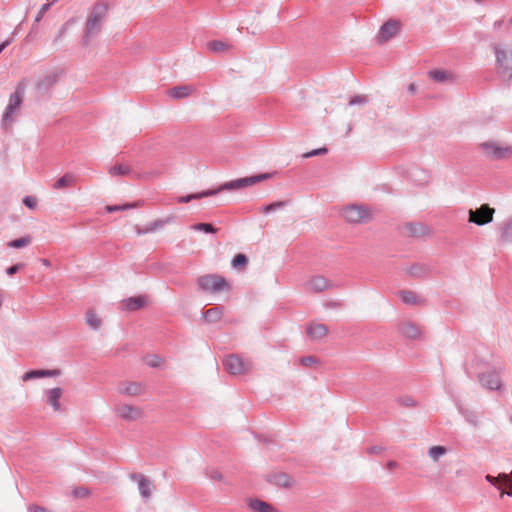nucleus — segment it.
Returning a JSON list of instances; mask_svg holds the SVG:
<instances>
[{"instance_id":"10","label":"nucleus","mask_w":512,"mask_h":512,"mask_svg":"<svg viewBox=\"0 0 512 512\" xmlns=\"http://www.w3.org/2000/svg\"><path fill=\"white\" fill-rule=\"evenodd\" d=\"M401 29V23L397 20L390 19L380 26L376 41L379 44H383L388 40L397 36Z\"/></svg>"},{"instance_id":"39","label":"nucleus","mask_w":512,"mask_h":512,"mask_svg":"<svg viewBox=\"0 0 512 512\" xmlns=\"http://www.w3.org/2000/svg\"><path fill=\"white\" fill-rule=\"evenodd\" d=\"M288 204V201L287 200H284V201H275V202H272L268 205H265L262 207L261 211L263 213H271V211H276L278 209H282L284 208L286 205Z\"/></svg>"},{"instance_id":"20","label":"nucleus","mask_w":512,"mask_h":512,"mask_svg":"<svg viewBox=\"0 0 512 512\" xmlns=\"http://www.w3.org/2000/svg\"><path fill=\"white\" fill-rule=\"evenodd\" d=\"M306 333L310 339L318 340L327 335L328 329L321 323H310L306 328Z\"/></svg>"},{"instance_id":"50","label":"nucleus","mask_w":512,"mask_h":512,"mask_svg":"<svg viewBox=\"0 0 512 512\" xmlns=\"http://www.w3.org/2000/svg\"><path fill=\"white\" fill-rule=\"evenodd\" d=\"M318 360L316 357L313 356H306L300 359V363L305 367H311L315 364H317Z\"/></svg>"},{"instance_id":"19","label":"nucleus","mask_w":512,"mask_h":512,"mask_svg":"<svg viewBox=\"0 0 512 512\" xmlns=\"http://www.w3.org/2000/svg\"><path fill=\"white\" fill-rule=\"evenodd\" d=\"M144 390V385L136 382H128L120 385L119 387V393L128 396H139L144 392Z\"/></svg>"},{"instance_id":"3","label":"nucleus","mask_w":512,"mask_h":512,"mask_svg":"<svg viewBox=\"0 0 512 512\" xmlns=\"http://www.w3.org/2000/svg\"><path fill=\"white\" fill-rule=\"evenodd\" d=\"M478 147L482 150V154L485 155L487 159L502 160L512 156V146H503L499 142L487 141L478 144Z\"/></svg>"},{"instance_id":"4","label":"nucleus","mask_w":512,"mask_h":512,"mask_svg":"<svg viewBox=\"0 0 512 512\" xmlns=\"http://www.w3.org/2000/svg\"><path fill=\"white\" fill-rule=\"evenodd\" d=\"M197 283L201 291H210L211 293L230 289L227 279L216 274L204 275L198 278Z\"/></svg>"},{"instance_id":"25","label":"nucleus","mask_w":512,"mask_h":512,"mask_svg":"<svg viewBox=\"0 0 512 512\" xmlns=\"http://www.w3.org/2000/svg\"><path fill=\"white\" fill-rule=\"evenodd\" d=\"M194 91V88L190 85L175 86L168 90V95L173 99L186 98Z\"/></svg>"},{"instance_id":"46","label":"nucleus","mask_w":512,"mask_h":512,"mask_svg":"<svg viewBox=\"0 0 512 512\" xmlns=\"http://www.w3.org/2000/svg\"><path fill=\"white\" fill-rule=\"evenodd\" d=\"M205 475L213 480H217V481L222 480V474L219 472L218 469L213 468V467L206 468Z\"/></svg>"},{"instance_id":"8","label":"nucleus","mask_w":512,"mask_h":512,"mask_svg":"<svg viewBox=\"0 0 512 512\" xmlns=\"http://www.w3.org/2000/svg\"><path fill=\"white\" fill-rule=\"evenodd\" d=\"M493 51L501 74L506 76L507 79H512V52L508 53L506 50L501 49L499 45H493Z\"/></svg>"},{"instance_id":"16","label":"nucleus","mask_w":512,"mask_h":512,"mask_svg":"<svg viewBox=\"0 0 512 512\" xmlns=\"http://www.w3.org/2000/svg\"><path fill=\"white\" fill-rule=\"evenodd\" d=\"M329 280L322 276H315L308 280L307 288L314 293H321V291L327 290L331 287Z\"/></svg>"},{"instance_id":"40","label":"nucleus","mask_w":512,"mask_h":512,"mask_svg":"<svg viewBox=\"0 0 512 512\" xmlns=\"http://www.w3.org/2000/svg\"><path fill=\"white\" fill-rule=\"evenodd\" d=\"M446 453L447 449L444 446H432L428 451L429 456L435 462Z\"/></svg>"},{"instance_id":"55","label":"nucleus","mask_w":512,"mask_h":512,"mask_svg":"<svg viewBox=\"0 0 512 512\" xmlns=\"http://www.w3.org/2000/svg\"><path fill=\"white\" fill-rule=\"evenodd\" d=\"M384 449L379 446H372L368 448V453L370 454H381L383 453Z\"/></svg>"},{"instance_id":"37","label":"nucleus","mask_w":512,"mask_h":512,"mask_svg":"<svg viewBox=\"0 0 512 512\" xmlns=\"http://www.w3.org/2000/svg\"><path fill=\"white\" fill-rule=\"evenodd\" d=\"M500 239L502 243H512V220L504 224Z\"/></svg>"},{"instance_id":"28","label":"nucleus","mask_w":512,"mask_h":512,"mask_svg":"<svg viewBox=\"0 0 512 512\" xmlns=\"http://www.w3.org/2000/svg\"><path fill=\"white\" fill-rule=\"evenodd\" d=\"M248 506L254 512H275V508L272 505L259 499L250 500Z\"/></svg>"},{"instance_id":"12","label":"nucleus","mask_w":512,"mask_h":512,"mask_svg":"<svg viewBox=\"0 0 512 512\" xmlns=\"http://www.w3.org/2000/svg\"><path fill=\"white\" fill-rule=\"evenodd\" d=\"M116 414L126 421H135L142 417L143 410L136 406L120 404L115 409Z\"/></svg>"},{"instance_id":"6","label":"nucleus","mask_w":512,"mask_h":512,"mask_svg":"<svg viewBox=\"0 0 512 512\" xmlns=\"http://www.w3.org/2000/svg\"><path fill=\"white\" fill-rule=\"evenodd\" d=\"M224 369L232 375L246 374L251 369V361L236 354H231L224 359Z\"/></svg>"},{"instance_id":"59","label":"nucleus","mask_w":512,"mask_h":512,"mask_svg":"<svg viewBox=\"0 0 512 512\" xmlns=\"http://www.w3.org/2000/svg\"><path fill=\"white\" fill-rule=\"evenodd\" d=\"M510 490H503L500 494V497L503 498L505 495L511 496L512 495V488H509Z\"/></svg>"},{"instance_id":"18","label":"nucleus","mask_w":512,"mask_h":512,"mask_svg":"<svg viewBox=\"0 0 512 512\" xmlns=\"http://www.w3.org/2000/svg\"><path fill=\"white\" fill-rule=\"evenodd\" d=\"M58 80V74L57 73H50L46 75L44 78L36 82V90H38L40 93H48V91L51 89L52 86H54L57 83Z\"/></svg>"},{"instance_id":"7","label":"nucleus","mask_w":512,"mask_h":512,"mask_svg":"<svg viewBox=\"0 0 512 512\" xmlns=\"http://www.w3.org/2000/svg\"><path fill=\"white\" fill-rule=\"evenodd\" d=\"M25 96V88L18 84L16 90L10 96V100H8V104L3 113L4 121H12L14 113L20 108L22 104L23 97Z\"/></svg>"},{"instance_id":"62","label":"nucleus","mask_w":512,"mask_h":512,"mask_svg":"<svg viewBox=\"0 0 512 512\" xmlns=\"http://www.w3.org/2000/svg\"><path fill=\"white\" fill-rule=\"evenodd\" d=\"M416 91V85L414 83L408 85V92L409 93H415Z\"/></svg>"},{"instance_id":"49","label":"nucleus","mask_w":512,"mask_h":512,"mask_svg":"<svg viewBox=\"0 0 512 512\" xmlns=\"http://www.w3.org/2000/svg\"><path fill=\"white\" fill-rule=\"evenodd\" d=\"M398 402L403 407L413 408V407H416V405H417L415 399L412 398V397H408V396H405V397H402V398L398 399Z\"/></svg>"},{"instance_id":"30","label":"nucleus","mask_w":512,"mask_h":512,"mask_svg":"<svg viewBox=\"0 0 512 512\" xmlns=\"http://www.w3.org/2000/svg\"><path fill=\"white\" fill-rule=\"evenodd\" d=\"M490 484L495 486L496 488H501L502 486H505L510 483V478L508 474L501 473L497 477H493L491 475H487L485 478Z\"/></svg>"},{"instance_id":"35","label":"nucleus","mask_w":512,"mask_h":512,"mask_svg":"<svg viewBox=\"0 0 512 512\" xmlns=\"http://www.w3.org/2000/svg\"><path fill=\"white\" fill-rule=\"evenodd\" d=\"M208 49L213 53H222V51H228L229 45L220 40H213L207 43Z\"/></svg>"},{"instance_id":"61","label":"nucleus","mask_w":512,"mask_h":512,"mask_svg":"<svg viewBox=\"0 0 512 512\" xmlns=\"http://www.w3.org/2000/svg\"><path fill=\"white\" fill-rule=\"evenodd\" d=\"M343 304L341 302H329L327 306L329 307H341Z\"/></svg>"},{"instance_id":"53","label":"nucleus","mask_w":512,"mask_h":512,"mask_svg":"<svg viewBox=\"0 0 512 512\" xmlns=\"http://www.w3.org/2000/svg\"><path fill=\"white\" fill-rule=\"evenodd\" d=\"M28 512H53V511L49 510L48 508L41 506L39 504H29Z\"/></svg>"},{"instance_id":"5","label":"nucleus","mask_w":512,"mask_h":512,"mask_svg":"<svg viewBox=\"0 0 512 512\" xmlns=\"http://www.w3.org/2000/svg\"><path fill=\"white\" fill-rule=\"evenodd\" d=\"M342 215L348 223H365L372 219L369 208L365 205H348L342 210Z\"/></svg>"},{"instance_id":"34","label":"nucleus","mask_w":512,"mask_h":512,"mask_svg":"<svg viewBox=\"0 0 512 512\" xmlns=\"http://www.w3.org/2000/svg\"><path fill=\"white\" fill-rule=\"evenodd\" d=\"M31 241H32L31 236L27 235L25 237L17 238L10 242H7L6 246L10 247V248L19 249V248L27 247L28 245H30Z\"/></svg>"},{"instance_id":"42","label":"nucleus","mask_w":512,"mask_h":512,"mask_svg":"<svg viewBox=\"0 0 512 512\" xmlns=\"http://www.w3.org/2000/svg\"><path fill=\"white\" fill-rule=\"evenodd\" d=\"M139 206V203L133 202V203H126L124 205H110L106 207V211L108 213H114V211H122V210H128L132 208H136Z\"/></svg>"},{"instance_id":"21","label":"nucleus","mask_w":512,"mask_h":512,"mask_svg":"<svg viewBox=\"0 0 512 512\" xmlns=\"http://www.w3.org/2000/svg\"><path fill=\"white\" fill-rule=\"evenodd\" d=\"M47 403L52 406L54 411H61L60 398L62 396V389L60 387H55L49 389L46 392Z\"/></svg>"},{"instance_id":"15","label":"nucleus","mask_w":512,"mask_h":512,"mask_svg":"<svg viewBox=\"0 0 512 512\" xmlns=\"http://www.w3.org/2000/svg\"><path fill=\"white\" fill-rule=\"evenodd\" d=\"M266 480H268V482H270L271 484L283 488H289L293 484V479L284 472L270 474L266 476Z\"/></svg>"},{"instance_id":"17","label":"nucleus","mask_w":512,"mask_h":512,"mask_svg":"<svg viewBox=\"0 0 512 512\" xmlns=\"http://www.w3.org/2000/svg\"><path fill=\"white\" fill-rule=\"evenodd\" d=\"M147 305V299L145 296L140 295L136 297H129L122 301V306H124L127 311H136Z\"/></svg>"},{"instance_id":"27","label":"nucleus","mask_w":512,"mask_h":512,"mask_svg":"<svg viewBox=\"0 0 512 512\" xmlns=\"http://www.w3.org/2000/svg\"><path fill=\"white\" fill-rule=\"evenodd\" d=\"M222 314H223V307L222 306H214L210 309H207L204 312L203 317L206 322L215 323L221 319Z\"/></svg>"},{"instance_id":"41","label":"nucleus","mask_w":512,"mask_h":512,"mask_svg":"<svg viewBox=\"0 0 512 512\" xmlns=\"http://www.w3.org/2000/svg\"><path fill=\"white\" fill-rule=\"evenodd\" d=\"M191 229L197 230V231H203L205 233H215L218 230L215 226H213L210 223L192 224Z\"/></svg>"},{"instance_id":"51","label":"nucleus","mask_w":512,"mask_h":512,"mask_svg":"<svg viewBox=\"0 0 512 512\" xmlns=\"http://www.w3.org/2000/svg\"><path fill=\"white\" fill-rule=\"evenodd\" d=\"M25 267V264L24 263H18V264H14L10 267H7L6 268V274L8 276H13L15 275L21 268H24Z\"/></svg>"},{"instance_id":"31","label":"nucleus","mask_w":512,"mask_h":512,"mask_svg":"<svg viewBox=\"0 0 512 512\" xmlns=\"http://www.w3.org/2000/svg\"><path fill=\"white\" fill-rule=\"evenodd\" d=\"M86 323L92 330H99L102 325V320L92 309L86 313Z\"/></svg>"},{"instance_id":"14","label":"nucleus","mask_w":512,"mask_h":512,"mask_svg":"<svg viewBox=\"0 0 512 512\" xmlns=\"http://www.w3.org/2000/svg\"><path fill=\"white\" fill-rule=\"evenodd\" d=\"M406 235L412 238H420L429 234V228L422 223H406L404 224Z\"/></svg>"},{"instance_id":"56","label":"nucleus","mask_w":512,"mask_h":512,"mask_svg":"<svg viewBox=\"0 0 512 512\" xmlns=\"http://www.w3.org/2000/svg\"><path fill=\"white\" fill-rule=\"evenodd\" d=\"M134 229H135L136 234H138V235H144V234L150 233L149 231H146V227L142 228L139 225H135Z\"/></svg>"},{"instance_id":"22","label":"nucleus","mask_w":512,"mask_h":512,"mask_svg":"<svg viewBox=\"0 0 512 512\" xmlns=\"http://www.w3.org/2000/svg\"><path fill=\"white\" fill-rule=\"evenodd\" d=\"M76 182V176L72 172H65L52 187L56 190H62L73 186Z\"/></svg>"},{"instance_id":"58","label":"nucleus","mask_w":512,"mask_h":512,"mask_svg":"<svg viewBox=\"0 0 512 512\" xmlns=\"http://www.w3.org/2000/svg\"><path fill=\"white\" fill-rule=\"evenodd\" d=\"M387 468H388L389 470H392V469H394V468H397V462H396V461H388V463H387Z\"/></svg>"},{"instance_id":"45","label":"nucleus","mask_w":512,"mask_h":512,"mask_svg":"<svg viewBox=\"0 0 512 512\" xmlns=\"http://www.w3.org/2000/svg\"><path fill=\"white\" fill-rule=\"evenodd\" d=\"M72 495L74 498H86L90 495V490L86 487H77L72 490Z\"/></svg>"},{"instance_id":"24","label":"nucleus","mask_w":512,"mask_h":512,"mask_svg":"<svg viewBox=\"0 0 512 512\" xmlns=\"http://www.w3.org/2000/svg\"><path fill=\"white\" fill-rule=\"evenodd\" d=\"M400 333L410 339H418L421 336L419 328L412 322H404L400 325Z\"/></svg>"},{"instance_id":"1","label":"nucleus","mask_w":512,"mask_h":512,"mask_svg":"<svg viewBox=\"0 0 512 512\" xmlns=\"http://www.w3.org/2000/svg\"><path fill=\"white\" fill-rule=\"evenodd\" d=\"M272 173H260L240 179L233 180L228 183L219 185L216 189L205 190L200 193L190 194L177 199L179 203H188L194 199H202L206 197H212L217 195L221 191L225 190H237L247 186L256 185L262 181L268 180L272 177Z\"/></svg>"},{"instance_id":"13","label":"nucleus","mask_w":512,"mask_h":512,"mask_svg":"<svg viewBox=\"0 0 512 512\" xmlns=\"http://www.w3.org/2000/svg\"><path fill=\"white\" fill-rule=\"evenodd\" d=\"M478 381L480 385L490 389V390H498L501 387V379L499 373L495 370H491L487 373H482L478 375Z\"/></svg>"},{"instance_id":"11","label":"nucleus","mask_w":512,"mask_h":512,"mask_svg":"<svg viewBox=\"0 0 512 512\" xmlns=\"http://www.w3.org/2000/svg\"><path fill=\"white\" fill-rule=\"evenodd\" d=\"M130 479L138 483V491L140 492L141 497L146 502L148 501L153 491H155V485L152 481L140 473H132L130 474Z\"/></svg>"},{"instance_id":"64","label":"nucleus","mask_w":512,"mask_h":512,"mask_svg":"<svg viewBox=\"0 0 512 512\" xmlns=\"http://www.w3.org/2000/svg\"><path fill=\"white\" fill-rule=\"evenodd\" d=\"M41 262H42V264H43V265H45V266H49V265H50V262H49V260H47V259H42V260H41Z\"/></svg>"},{"instance_id":"47","label":"nucleus","mask_w":512,"mask_h":512,"mask_svg":"<svg viewBox=\"0 0 512 512\" xmlns=\"http://www.w3.org/2000/svg\"><path fill=\"white\" fill-rule=\"evenodd\" d=\"M145 363L150 367V368H157L160 366V363H161V358L156 356V355H151V356H147L145 358Z\"/></svg>"},{"instance_id":"33","label":"nucleus","mask_w":512,"mask_h":512,"mask_svg":"<svg viewBox=\"0 0 512 512\" xmlns=\"http://www.w3.org/2000/svg\"><path fill=\"white\" fill-rule=\"evenodd\" d=\"M131 167L127 164H116L108 169V173L112 176H126L131 173Z\"/></svg>"},{"instance_id":"2","label":"nucleus","mask_w":512,"mask_h":512,"mask_svg":"<svg viewBox=\"0 0 512 512\" xmlns=\"http://www.w3.org/2000/svg\"><path fill=\"white\" fill-rule=\"evenodd\" d=\"M107 13V5L103 2H97L87 18L85 34L83 38L84 45H88L90 38L98 35L101 31L102 21Z\"/></svg>"},{"instance_id":"9","label":"nucleus","mask_w":512,"mask_h":512,"mask_svg":"<svg viewBox=\"0 0 512 512\" xmlns=\"http://www.w3.org/2000/svg\"><path fill=\"white\" fill-rule=\"evenodd\" d=\"M494 211L488 204H482L475 210H469V222L475 225H488L493 220Z\"/></svg>"},{"instance_id":"44","label":"nucleus","mask_w":512,"mask_h":512,"mask_svg":"<svg viewBox=\"0 0 512 512\" xmlns=\"http://www.w3.org/2000/svg\"><path fill=\"white\" fill-rule=\"evenodd\" d=\"M327 153H328V148L323 146V147L314 149L310 152H306L305 154H303V158L308 159V158H312V157H316V156H320V155H325Z\"/></svg>"},{"instance_id":"60","label":"nucleus","mask_w":512,"mask_h":512,"mask_svg":"<svg viewBox=\"0 0 512 512\" xmlns=\"http://www.w3.org/2000/svg\"><path fill=\"white\" fill-rule=\"evenodd\" d=\"M502 25H503V20H498L493 23V28L500 29Z\"/></svg>"},{"instance_id":"52","label":"nucleus","mask_w":512,"mask_h":512,"mask_svg":"<svg viewBox=\"0 0 512 512\" xmlns=\"http://www.w3.org/2000/svg\"><path fill=\"white\" fill-rule=\"evenodd\" d=\"M50 6H51V3H46V4L42 5L38 14H36V16H35V23H39L42 20L44 14L49 10Z\"/></svg>"},{"instance_id":"43","label":"nucleus","mask_w":512,"mask_h":512,"mask_svg":"<svg viewBox=\"0 0 512 512\" xmlns=\"http://www.w3.org/2000/svg\"><path fill=\"white\" fill-rule=\"evenodd\" d=\"M429 76L435 82H444L448 79V74L444 70H432L429 72Z\"/></svg>"},{"instance_id":"26","label":"nucleus","mask_w":512,"mask_h":512,"mask_svg":"<svg viewBox=\"0 0 512 512\" xmlns=\"http://www.w3.org/2000/svg\"><path fill=\"white\" fill-rule=\"evenodd\" d=\"M459 413L462 415L466 423L472 425L474 428H478L480 425V419L478 413L468 408H459Z\"/></svg>"},{"instance_id":"29","label":"nucleus","mask_w":512,"mask_h":512,"mask_svg":"<svg viewBox=\"0 0 512 512\" xmlns=\"http://www.w3.org/2000/svg\"><path fill=\"white\" fill-rule=\"evenodd\" d=\"M399 296L404 304L417 305L420 303V298L411 290H400Z\"/></svg>"},{"instance_id":"23","label":"nucleus","mask_w":512,"mask_h":512,"mask_svg":"<svg viewBox=\"0 0 512 512\" xmlns=\"http://www.w3.org/2000/svg\"><path fill=\"white\" fill-rule=\"evenodd\" d=\"M60 374V370H30L22 376V380L29 381L41 377H55Z\"/></svg>"},{"instance_id":"54","label":"nucleus","mask_w":512,"mask_h":512,"mask_svg":"<svg viewBox=\"0 0 512 512\" xmlns=\"http://www.w3.org/2000/svg\"><path fill=\"white\" fill-rule=\"evenodd\" d=\"M24 204L31 210H34L36 208V199L31 196H27L24 198Z\"/></svg>"},{"instance_id":"57","label":"nucleus","mask_w":512,"mask_h":512,"mask_svg":"<svg viewBox=\"0 0 512 512\" xmlns=\"http://www.w3.org/2000/svg\"><path fill=\"white\" fill-rule=\"evenodd\" d=\"M12 42V39H6L0 44V53L5 50L6 47H8Z\"/></svg>"},{"instance_id":"38","label":"nucleus","mask_w":512,"mask_h":512,"mask_svg":"<svg viewBox=\"0 0 512 512\" xmlns=\"http://www.w3.org/2000/svg\"><path fill=\"white\" fill-rule=\"evenodd\" d=\"M173 219V217H168L164 220H156L146 226V231H149L150 233L155 232L158 229L162 228L164 225L171 223Z\"/></svg>"},{"instance_id":"48","label":"nucleus","mask_w":512,"mask_h":512,"mask_svg":"<svg viewBox=\"0 0 512 512\" xmlns=\"http://www.w3.org/2000/svg\"><path fill=\"white\" fill-rule=\"evenodd\" d=\"M369 99L365 95H356L349 100V105H365Z\"/></svg>"},{"instance_id":"63","label":"nucleus","mask_w":512,"mask_h":512,"mask_svg":"<svg viewBox=\"0 0 512 512\" xmlns=\"http://www.w3.org/2000/svg\"><path fill=\"white\" fill-rule=\"evenodd\" d=\"M509 478H510V483L505 485V487L507 488H512V471L510 472V474H508Z\"/></svg>"},{"instance_id":"36","label":"nucleus","mask_w":512,"mask_h":512,"mask_svg":"<svg viewBox=\"0 0 512 512\" xmlns=\"http://www.w3.org/2000/svg\"><path fill=\"white\" fill-rule=\"evenodd\" d=\"M247 264L248 258L244 253H237L231 261V265L235 269H243Z\"/></svg>"},{"instance_id":"32","label":"nucleus","mask_w":512,"mask_h":512,"mask_svg":"<svg viewBox=\"0 0 512 512\" xmlns=\"http://www.w3.org/2000/svg\"><path fill=\"white\" fill-rule=\"evenodd\" d=\"M407 274L410 276L421 278L423 276H426L428 273V268L424 264H413L406 270Z\"/></svg>"}]
</instances>
